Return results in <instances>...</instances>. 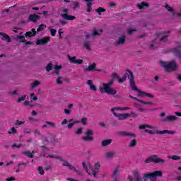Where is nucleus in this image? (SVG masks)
Masks as SVG:
<instances>
[{"label": "nucleus", "instance_id": "9d476101", "mask_svg": "<svg viewBox=\"0 0 181 181\" xmlns=\"http://www.w3.org/2000/svg\"><path fill=\"white\" fill-rule=\"evenodd\" d=\"M100 168H101V164H100V163H96L94 165L95 170H90V173H92V175L95 179L98 178V177L97 176V173H98V171L100 170Z\"/></svg>", "mask_w": 181, "mask_h": 181}, {"label": "nucleus", "instance_id": "79ce46f5", "mask_svg": "<svg viewBox=\"0 0 181 181\" xmlns=\"http://www.w3.org/2000/svg\"><path fill=\"white\" fill-rule=\"evenodd\" d=\"M45 124L49 125V128H56V124L54 122L46 121Z\"/></svg>", "mask_w": 181, "mask_h": 181}, {"label": "nucleus", "instance_id": "8fccbe9b", "mask_svg": "<svg viewBox=\"0 0 181 181\" xmlns=\"http://www.w3.org/2000/svg\"><path fill=\"white\" fill-rule=\"evenodd\" d=\"M75 134L76 135H81V134H83V128H79L78 129L76 132Z\"/></svg>", "mask_w": 181, "mask_h": 181}, {"label": "nucleus", "instance_id": "b1692460", "mask_svg": "<svg viewBox=\"0 0 181 181\" xmlns=\"http://www.w3.org/2000/svg\"><path fill=\"white\" fill-rule=\"evenodd\" d=\"M61 16L64 18V19H66V21H74V19H76V16H69L67 13L61 14Z\"/></svg>", "mask_w": 181, "mask_h": 181}, {"label": "nucleus", "instance_id": "f704fd0d", "mask_svg": "<svg viewBox=\"0 0 181 181\" xmlns=\"http://www.w3.org/2000/svg\"><path fill=\"white\" fill-rule=\"evenodd\" d=\"M133 176H134V180L136 179H139V177H141V173H139L138 170H134Z\"/></svg>", "mask_w": 181, "mask_h": 181}, {"label": "nucleus", "instance_id": "c756f323", "mask_svg": "<svg viewBox=\"0 0 181 181\" xmlns=\"http://www.w3.org/2000/svg\"><path fill=\"white\" fill-rule=\"evenodd\" d=\"M112 142V139H105L102 141L101 146H108V145H110V144Z\"/></svg>", "mask_w": 181, "mask_h": 181}, {"label": "nucleus", "instance_id": "1a4fd4ad", "mask_svg": "<svg viewBox=\"0 0 181 181\" xmlns=\"http://www.w3.org/2000/svg\"><path fill=\"white\" fill-rule=\"evenodd\" d=\"M121 172V167L119 165H117L112 174V178L113 181H117L118 180V175H119Z\"/></svg>", "mask_w": 181, "mask_h": 181}, {"label": "nucleus", "instance_id": "6e6d98bb", "mask_svg": "<svg viewBox=\"0 0 181 181\" xmlns=\"http://www.w3.org/2000/svg\"><path fill=\"white\" fill-rule=\"evenodd\" d=\"M165 9L168 11V12H173V8L169 6V4H165Z\"/></svg>", "mask_w": 181, "mask_h": 181}, {"label": "nucleus", "instance_id": "c85d7f7f", "mask_svg": "<svg viewBox=\"0 0 181 181\" xmlns=\"http://www.w3.org/2000/svg\"><path fill=\"white\" fill-rule=\"evenodd\" d=\"M82 166H83L84 170H86V172H87V173L90 176H93V173H91V170H88V168H87V164L85 162L82 163Z\"/></svg>", "mask_w": 181, "mask_h": 181}, {"label": "nucleus", "instance_id": "4d7b16f0", "mask_svg": "<svg viewBox=\"0 0 181 181\" xmlns=\"http://www.w3.org/2000/svg\"><path fill=\"white\" fill-rule=\"evenodd\" d=\"M62 76L58 77L57 79V84H63V81H62Z\"/></svg>", "mask_w": 181, "mask_h": 181}, {"label": "nucleus", "instance_id": "20e7f679", "mask_svg": "<svg viewBox=\"0 0 181 181\" xmlns=\"http://www.w3.org/2000/svg\"><path fill=\"white\" fill-rule=\"evenodd\" d=\"M151 162H153L154 163H161L163 164L166 162V160L163 158H160L158 157V155H153L148 158H147L145 160V163H151Z\"/></svg>", "mask_w": 181, "mask_h": 181}, {"label": "nucleus", "instance_id": "ddd939ff", "mask_svg": "<svg viewBox=\"0 0 181 181\" xmlns=\"http://www.w3.org/2000/svg\"><path fill=\"white\" fill-rule=\"evenodd\" d=\"M68 59L69 62L74 64H83V59H76V56H74L71 57H69Z\"/></svg>", "mask_w": 181, "mask_h": 181}, {"label": "nucleus", "instance_id": "4be33fe9", "mask_svg": "<svg viewBox=\"0 0 181 181\" xmlns=\"http://www.w3.org/2000/svg\"><path fill=\"white\" fill-rule=\"evenodd\" d=\"M115 156H117V153H115V151L107 152L105 154V158H106L107 159H112V158Z\"/></svg>", "mask_w": 181, "mask_h": 181}, {"label": "nucleus", "instance_id": "412c9836", "mask_svg": "<svg viewBox=\"0 0 181 181\" xmlns=\"http://www.w3.org/2000/svg\"><path fill=\"white\" fill-rule=\"evenodd\" d=\"M95 67H97V64L95 63H93L88 67L83 69V71H95Z\"/></svg>", "mask_w": 181, "mask_h": 181}, {"label": "nucleus", "instance_id": "58836bf2", "mask_svg": "<svg viewBox=\"0 0 181 181\" xmlns=\"http://www.w3.org/2000/svg\"><path fill=\"white\" fill-rule=\"evenodd\" d=\"M105 11H107V10L103 7H99L97 9H95V12L99 13V15H101V13H103V12H105Z\"/></svg>", "mask_w": 181, "mask_h": 181}, {"label": "nucleus", "instance_id": "bb28decb", "mask_svg": "<svg viewBox=\"0 0 181 181\" xmlns=\"http://www.w3.org/2000/svg\"><path fill=\"white\" fill-rule=\"evenodd\" d=\"M22 33H21L18 35L16 36V39L19 40L20 43H25L26 40H25V36L22 35Z\"/></svg>", "mask_w": 181, "mask_h": 181}, {"label": "nucleus", "instance_id": "6e6552de", "mask_svg": "<svg viewBox=\"0 0 181 181\" xmlns=\"http://www.w3.org/2000/svg\"><path fill=\"white\" fill-rule=\"evenodd\" d=\"M62 166H66V168H68L69 169V170H72L73 172H75L79 176H81L83 175V173L81 171H80L77 168H76V167H74V165L70 164L69 163V161H67V160L64 161V163H62Z\"/></svg>", "mask_w": 181, "mask_h": 181}, {"label": "nucleus", "instance_id": "864d4df0", "mask_svg": "<svg viewBox=\"0 0 181 181\" xmlns=\"http://www.w3.org/2000/svg\"><path fill=\"white\" fill-rule=\"evenodd\" d=\"M50 32H51L52 36H56V33H57V30H56L55 29H53V28L50 29Z\"/></svg>", "mask_w": 181, "mask_h": 181}, {"label": "nucleus", "instance_id": "603ef678", "mask_svg": "<svg viewBox=\"0 0 181 181\" xmlns=\"http://www.w3.org/2000/svg\"><path fill=\"white\" fill-rule=\"evenodd\" d=\"M87 117H83L81 119V122L83 124V125H87Z\"/></svg>", "mask_w": 181, "mask_h": 181}, {"label": "nucleus", "instance_id": "de8ad7c7", "mask_svg": "<svg viewBox=\"0 0 181 181\" xmlns=\"http://www.w3.org/2000/svg\"><path fill=\"white\" fill-rule=\"evenodd\" d=\"M8 134H18V132L16 131V129L15 127H13L11 129L10 131H8Z\"/></svg>", "mask_w": 181, "mask_h": 181}, {"label": "nucleus", "instance_id": "ea45409f", "mask_svg": "<svg viewBox=\"0 0 181 181\" xmlns=\"http://www.w3.org/2000/svg\"><path fill=\"white\" fill-rule=\"evenodd\" d=\"M46 71H50L53 69V64L50 62L45 67Z\"/></svg>", "mask_w": 181, "mask_h": 181}, {"label": "nucleus", "instance_id": "0e129e2a", "mask_svg": "<svg viewBox=\"0 0 181 181\" xmlns=\"http://www.w3.org/2000/svg\"><path fill=\"white\" fill-rule=\"evenodd\" d=\"M12 148H21L22 146V144H13L12 146Z\"/></svg>", "mask_w": 181, "mask_h": 181}, {"label": "nucleus", "instance_id": "4468645a", "mask_svg": "<svg viewBox=\"0 0 181 181\" xmlns=\"http://www.w3.org/2000/svg\"><path fill=\"white\" fill-rule=\"evenodd\" d=\"M39 19H40V16L37 14H30L28 16V21L33 22V23H36Z\"/></svg>", "mask_w": 181, "mask_h": 181}, {"label": "nucleus", "instance_id": "2eb2a0df", "mask_svg": "<svg viewBox=\"0 0 181 181\" xmlns=\"http://www.w3.org/2000/svg\"><path fill=\"white\" fill-rule=\"evenodd\" d=\"M49 42H50V37H45L40 40H37L36 45L37 46H39L40 45H46Z\"/></svg>", "mask_w": 181, "mask_h": 181}, {"label": "nucleus", "instance_id": "473e14b6", "mask_svg": "<svg viewBox=\"0 0 181 181\" xmlns=\"http://www.w3.org/2000/svg\"><path fill=\"white\" fill-rule=\"evenodd\" d=\"M167 158L168 159H173V160H179V159H181V156L177 155L168 156Z\"/></svg>", "mask_w": 181, "mask_h": 181}, {"label": "nucleus", "instance_id": "a211bd4d", "mask_svg": "<svg viewBox=\"0 0 181 181\" xmlns=\"http://www.w3.org/2000/svg\"><path fill=\"white\" fill-rule=\"evenodd\" d=\"M168 33H170V31H168L167 33H161L157 35V37L162 36L160 39V42H167Z\"/></svg>", "mask_w": 181, "mask_h": 181}, {"label": "nucleus", "instance_id": "2f4dec72", "mask_svg": "<svg viewBox=\"0 0 181 181\" xmlns=\"http://www.w3.org/2000/svg\"><path fill=\"white\" fill-rule=\"evenodd\" d=\"M21 154L25 155V156H27V158H30V159H32V158L34 157L32 152H30V151H23V152H21Z\"/></svg>", "mask_w": 181, "mask_h": 181}, {"label": "nucleus", "instance_id": "6ab92c4d", "mask_svg": "<svg viewBox=\"0 0 181 181\" xmlns=\"http://www.w3.org/2000/svg\"><path fill=\"white\" fill-rule=\"evenodd\" d=\"M177 117L175 115H169L167 117L163 119V121L164 122H172L173 121H177Z\"/></svg>", "mask_w": 181, "mask_h": 181}, {"label": "nucleus", "instance_id": "5fc2aeb1", "mask_svg": "<svg viewBox=\"0 0 181 181\" xmlns=\"http://www.w3.org/2000/svg\"><path fill=\"white\" fill-rule=\"evenodd\" d=\"M26 100V95H22L21 98H18L17 103H21V101H25Z\"/></svg>", "mask_w": 181, "mask_h": 181}, {"label": "nucleus", "instance_id": "7c9ffc66", "mask_svg": "<svg viewBox=\"0 0 181 181\" xmlns=\"http://www.w3.org/2000/svg\"><path fill=\"white\" fill-rule=\"evenodd\" d=\"M110 111L113 114V115L115 116V114H118V113L115 112V111H122V107H112L110 109Z\"/></svg>", "mask_w": 181, "mask_h": 181}, {"label": "nucleus", "instance_id": "052dcab7", "mask_svg": "<svg viewBox=\"0 0 181 181\" xmlns=\"http://www.w3.org/2000/svg\"><path fill=\"white\" fill-rule=\"evenodd\" d=\"M23 124H25V122L17 120L15 125H23Z\"/></svg>", "mask_w": 181, "mask_h": 181}, {"label": "nucleus", "instance_id": "dca6fc26", "mask_svg": "<svg viewBox=\"0 0 181 181\" xmlns=\"http://www.w3.org/2000/svg\"><path fill=\"white\" fill-rule=\"evenodd\" d=\"M41 148L42 149V151L40 156H44V158H50L52 159H56V156H54V155L46 156V149H47V147L42 146H41Z\"/></svg>", "mask_w": 181, "mask_h": 181}, {"label": "nucleus", "instance_id": "13d9d810", "mask_svg": "<svg viewBox=\"0 0 181 181\" xmlns=\"http://www.w3.org/2000/svg\"><path fill=\"white\" fill-rule=\"evenodd\" d=\"M112 76V78H114V81H115V78H119V76H118V74L117 73H113Z\"/></svg>", "mask_w": 181, "mask_h": 181}, {"label": "nucleus", "instance_id": "f257e3e1", "mask_svg": "<svg viewBox=\"0 0 181 181\" xmlns=\"http://www.w3.org/2000/svg\"><path fill=\"white\" fill-rule=\"evenodd\" d=\"M126 71H127V73H129V79L130 87H132V90H133L134 91H137L139 97H149L150 98H153L155 97L151 93H148L145 91L141 90V89L139 88H137L136 86L135 85V77L134 76V73H132V71H131V70L129 69H127Z\"/></svg>", "mask_w": 181, "mask_h": 181}, {"label": "nucleus", "instance_id": "c9c22d12", "mask_svg": "<svg viewBox=\"0 0 181 181\" xmlns=\"http://www.w3.org/2000/svg\"><path fill=\"white\" fill-rule=\"evenodd\" d=\"M92 5H93V2L86 3V6H87L86 12H91V11H93V8L91 7Z\"/></svg>", "mask_w": 181, "mask_h": 181}, {"label": "nucleus", "instance_id": "680f3d73", "mask_svg": "<svg viewBox=\"0 0 181 181\" xmlns=\"http://www.w3.org/2000/svg\"><path fill=\"white\" fill-rule=\"evenodd\" d=\"M31 98H33V101L37 100V96H35V93H31Z\"/></svg>", "mask_w": 181, "mask_h": 181}, {"label": "nucleus", "instance_id": "423d86ee", "mask_svg": "<svg viewBox=\"0 0 181 181\" xmlns=\"http://www.w3.org/2000/svg\"><path fill=\"white\" fill-rule=\"evenodd\" d=\"M161 176H162V171L160 170L146 173L144 174V181H148V180H146L148 178L155 179V177H160Z\"/></svg>", "mask_w": 181, "mask_h": 181}, {"label": "nucleus", "instance_id": "a19ab883", "mask_svg": "<svg viewBox=\"0 0 181 181\" xmlns=\"http://www.w3.org/2000/svg\"><path fill=\"white\" fill-rule=\"evenodd\" d=\"M77 8H80V3H78V1H74L72 4V9H77Z\"/></svg>", "mask_w": 181, "mask_h": 181}, {"label": "nucleus", "instance_id": "09e8293b", "mask_svg": "<svg viewBox=\"0 0 181 181\" xmlns=\"http://www.w3.org/2000/svg\"><path fill=\"white\" fill-rule=\"evenodd\" d=\"M134 32H136V29L130 28V29L127 30V34L128 35H132L134 33Z\"/></svg>", "mask_w": 181, "mask_h": 181}, {"label": "nucleus", "instance_id": "393cba45", "mask_svg": "<svg viewBox=\"0 0 181 181\" xmlns=\"http://www.w3.org/2000/svg\"><path fill=\"white\" fill-rule=\"evenodd\" d=\"M136 6L139 9H144V8H149V3H146L143 1L141 4H137Z\"/></svg>", "mask_w": 181, "mask_h": 181}, {"label": "nucleus", "instance_id": "3c124183", "mask_svg": "<svg viewBox=\"0 0 181 181\" xmlns=\"http://www.w3.org/2000/svg\"><path fill=\"white\" fill-rule=\"evenodd\" d=\"M89 88L91 91H94V92L97 91V86H95V85L94 84L89 86Z\"/></svg>", "mask_w": 181, "mask_h": 181}, {"label": "nucleus", "instance_id": "a878e982", "mask_svg": "<svg viewBox=\"0 0 181 181\" xmlns=\"http://www.w3.org/2000/svg\"><path fill=\"white\" fill-rule=\"evenodd\" d=\"M125 35H122L120 37L117 42H115L116 46H118V45H124L125 43Z\"/></svg>", "mask_w": 181, "mask_h": 181}, {"label": "nucleus", "instance_id": "e2e57ef3", "mask_svg": "<svg viewBox=\"0 0 181 181\" xmlns=\"http://www.w3.org/2000/svg\"><path fill=\"white\" fill-rule=\"evenodd\" d=\"M93 36H100V33H98L97 30H94L93 33Z\"/></svg>", "mask_w": 181, "mask_h": 181}, {"label": "nucleus", "instance_id": "a18cd8bd", "mask_svg": "<svg viewBox=\"0 0 181 181\" xmlns=\"http://www.w3.org/2000/svg\"><path fill=\"white\" fill-rule=\"evenodd\" d=\"M74 124H78V121L74 122V123H69L67 125L68 129H71V128H73V127H74Z\"/></svg>", "mask_w": 181, "mask_h": 181}, {"label": "nucleus", "instance_id": "aec40b11", "mask_svg": "<svg viewBox=\"0 0 181 181\" xmlns=\"http://www.w3.org/2000/svg\"><path fill=\"white\" fill-rule=\"evenodd\" d=\"M118 134L121 135V136H131L132 138H135V136H136V135H135V134H134V133H128V132H127L125 131L119 132Z\"/></svg>", "mask_w": 181, "mask_h": 181}, {"label": "nucleus", "instance_id": "e433bc0d", "mask_svg": "<svg viewBox=\"0 0 181 181\" xmlns=\"http://www.w3.org/2000/svg\"><path fill=\"white\" fill-rule=\"evenodd\" d=\"M129 148H134L136 146V139H133L129 143Z\"/></svg>", "mask_w": 181, "mask_h": 181}, {"label": "nucleus", "instance_id": "f3484780", "mask_svg": "<svg viewBox=\"0 0 181 181\" xmlns=\"http://www.w3.org/2000/svg\"><path fill=\"white\" fill-rule=\"evenodd\" d=\"M0 36H2L1 40H4V42H6L7 43H11V42H12V39H11V37L9 35H8L6 33L0 32Z\"/></svg>", "mask_w": 181, "mask_h": 181}, {"label": "nucleus", "instance_id": "774afa93", "mask_svg": "<svg viewBox=\"0 0 181 181\" xmlns=\"http://www.w3.org/2000/svg\"><path fill=\"white\" fill-rule=\"evenodd\" d=\"M13 180H16L15 177H10L6 179V181H13Z\"/></svg>", "mask_w": 181, "mask_h": 181}, {"label": "nucleus", "instance_id": "cd10ccee", "mask_svg": "<svg viewBox=\"0 0 181 181\" xmlns=\"http://www.w3.org/2000/svg\"><path fill=\"white\" fill-rule=\"evenodd\" d=\"M139 129H146V128H149V129H155L156 127L153 126H151L149 124H142L139 127Z\"/></svg>", "mask_w": 181, "mask_h": 181}, {"label": "nucleus", "instance_id": "f03ea898", "mask_svg": "<svg viewBox=\"0 0 181 181\" xmlns=\"http://www.w3.org/2000/svg\"><path fill=\"white\" fill-rule=\"evenodd\" d=\"M115 81L114 78H112L107 83H103V87L99 88L100 93H105L109 95H115L117 94V90L111 87Z\"/></svg>", "mask_w": 181, "mask_h": 181}, {"label": "nucleus", "instance_id": "49530a36", "mask_svg": "<svg viewBox=\"0 0 181 181\" xmlns=\"http://www.w3.org/2000/svg\"><path fill=\"white\" fill-rule=\"evenodd\" d=\"M38 172H39L40 175H45V170H43V167L39 166Z\"/></svg>", "mask_w": 181, "mask_h": 181}, {"label": "nucleus", "instance_id": "9b49d317", "mask_svg": "<svg viewBox=\"0 0 181 181\" xmlns=\"http://www.w3.org/2000/svg\"><path fill=\"white\" fill-rule=\"evenodd\" d=\"M115 117H117L118 118L119 121H124L125 119H128L131 117V115L129 113H119V114H115Z\"/></svg>", "mask_w": 181, "mask_h": 181}, {"label": "nucleus", "instance_id": "bf43d9fd", "mask_svg": "<svg viewBox=\"0 0 181 181\" xmlns=\"http://www.w3.org/2000/svg\"><path fill=\"white\" fill-rule=\"evenodd\" d=\"M156 40H152L150 43V47L151 49H153V47H155V42Z\"/></svg>", "mask_w": 181, "mask_h": 181}, {"label": "nucleus", "instance_id": "0eeeda50", "mask_svg": "<svg viewBox=\"0 0 181 181\" xmlns=\"http://www.w3.org/2000/svg\"><path fill=\"white\" fill-rule=\"evenodd\" d=\"M144 132H146L147 134H149L150 135H162L163 134H169L173 135V134H175V131H169V130H162V131H156L153 132L152 130H149V129H145Z\"/></svg>", "mask_w": 181, "mask_h": 181}, {"label": "nucleus", "instance_id": "72a5a7b5", "mask_svg": "<svg viewBox=\"0 0 181 181\" xmlns=\"http://www.w3.org/2000/svg\"><path fill=\"white\" fill-rule=\"evenodd\" d=\"M128 74H125L122 78H119L118 83H124L127 80V77H129V72Z\"/></svg>", "mask_w": 181, "mask_h": 181}, {"label": "nucleus", "instance_id": "37998d69", "mask_svg": "<svg viewBox=\"0 0 181 181\" xmlns=\"http://www.w3.org/2000/svg\"><path fill=\"white\" fill-rule=\"evenodd\" d=\"M46 28V25L41 24L39 25V27L37 28V32H42Z\"/></svg>", "mask_w": 181, "mask_h": 181}, {"label": "nucleus", "instance_id": "f8f14e48", "mask_svg": "<svg viewBox=\"0 0 181 181\" xmlns=\"http://www.w3.org/2000/svg\"><path fill=\"white\" fill-rule=\"evenodd\" d=\"M129 98H132V100H134V101H138V103H140L141 104H144V105H154L155 103L152 102H145V100H141L138 99L136 97L132 96L131 95H129Z\"/></svg>", "mask_w": 181, "mask_h": 181}, {"label": "nucleus", "instance_id": "5701e85b", "mask_svg": "<svg viewBox=\"0 0 181 181\" xmlns=\"http://www.w3.org/2000/svg\"><path fill=\"white\" fill-rule=\"evenodd\" d=\"M32 36H36V29L33 28L31 31L25 33V37H32Z\"/></svg>", "mask_w": 181, "mask_h": 181}, {"label": "nucleus", "instance_id": "338daca9", "mask_svg": "<svg viewBox=\"0 0 181 181\" xmlns=\"http://www.w3.org/2000/svg\"><path fill=\"white\" fill-rule=\"evenodd\" d=\"M61 69H62V66H60V65H55L54 66V70H56V71L61 70Z\"/></svg>", "mask_w": 181, "mask_h": 181}, {"label": "nucleus", "instance_id": "c03bdc74", "mask_svg": "<svg viewBox=\"0 0 181 181\" xmlns=\"http://www.w3.org/2000/svg\"><path fill=\"white\" fill-rule=\"evenodd\" d=\"M84 47H86V49L87 50H91V47H90V43L88 42H87V41H86L84 42Z\"/></svg>", "mask_w": 181, "mask_h": 181}, {"label": "nucleus", "instance_id": "39448f33", "mask_svg": "<svg viewBox=\"0 0 181 181\" xmlns=\"http://www.w3.org/2000/svg\"><path fill=\"white\" fill-rule=\"evenodd\" d=\"M85 135L86 136H82V141L85 142H92V141H94V137L93 136L94 132H93V130L90 129H87L86 132H85Z\"/></svg>", "mask_w": 181, "mask_h": 181}, {"label": "nucleus", "instance_id": "69168bd1", "mask_svg": "<svg viewBox=\"0 0 181 181\" xmlns=\"http://www.w3.org/2000/svg\"><path fill=\"white\" fill-rule=\"evenodd\" d=\"M87 85L89 86V87H90L91 86H93V80H88L87 81Z\"/></svg>", "mask_w": 181, "mask_h": 181}, {"label": "nucleus", "instance_id": "7ed1b4c3", "mask_svg": "<svg viewBox=\"0 0 181 181\" xmlns=\"http://www.w3.org/2000/svg\"><path fill=\"white\" fill-rule=\"evenodd\" d=\"M161 67H163L165 73H171V71H176L177 70V64L176 62L173 60L170 62L160 61Z\"/></svg>", "mask_w": 181, "mask_h": 181}, {"label": "nucleus", "instance_id": "4c0bfd02", "mask_svg": "<svg viewBox=\"0 0 181 181\" xmlns=\"http://www.w3.org/2000/svg\"><path fill=\"white\" fill-rule=\"evenodd\" d=\"M40 85V82L39 81H35L33 83H31V88H35V87H37Z\"/></svg>", "mask_w": 181, "mask_h": 181}]
</instances>
